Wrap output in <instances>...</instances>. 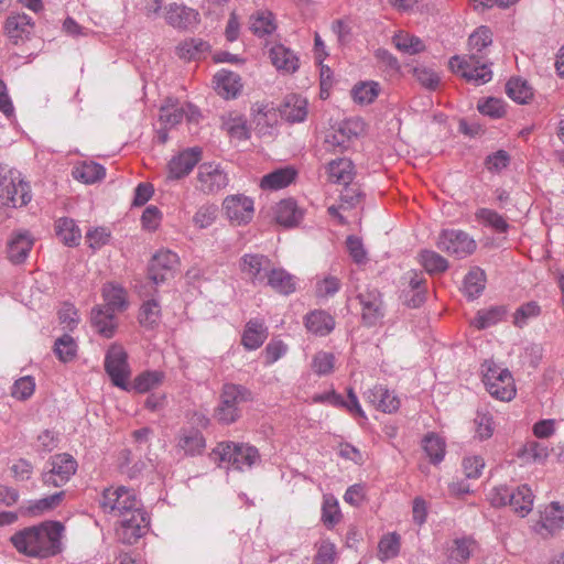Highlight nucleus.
Listing matches in <instances>:
<instances>
[{"instance_id": "f257e3e1", "label": "nucleus", "mask_w": 564, "mask_h": 564, "mask_svg": "<svg viewBox=\"0 0 564 564\" xmlns=\"http://www.w3.org/2000/svg\"><path fill=\"white\" fill-rule=\"evenodd\" d=\"M100 506L106 513L120 519L117 532L124 543L133 544L149 531L150 517L133 490L123 486L105 489Z\"/></svg>"}, {"instance_id": "f03ea898", "label": "nucleus", "mask_w": 564, "mask_h": 564, "mask_svg": "<svg viewBox=\"0 0 564 564\" xmlns=\"http://www.w3.org/2000/svg\"><path fill=\"white\" fill-rule=\"evenodd\" d=\"M63 531L61 522H47L17 532L11 536V542L20 553L48 557L59 552Z\"/></svg>"}, {"instance_id": "7ed1b4c3", "label": "nucleus", "mask_w": 564, "mask_h": 564, "mask_svg": "<svg viewBox=\"0 0 564 564\" xmlns=\"http://www.w3.org/2000/svg\"><path fill=\"white\" fill-rule=\"evenodd\" d=\"M30 200V186L21 178L20 172L8 165H0V204L17 208Z\"/></svg>"}, {"instance_id": "20e7f679", "label": "nucleus", "mask_w": 564, "mask_h": 564, "mask_svg": "<svg viewBox=\"0 0 564 564\" xmlns=\"http://www.w3.org/2000/svg\"><path fill=\"white\" fill-rule=\"evenodd\" d=\"M482 381L487 391L500 401H510L516 395V384L511 372L491 360L481 365Z\"/></svg>"}, {"instance_id": "39448f33", "label": "nucleus", "mask_w": 564, "mask_h": 564, "mask_svg": "<svg viewBox=\"0 0 564 564\" xmlns=\"http://www.w3.org/2000/svg\"><path fill=\"white\" fill-rule=\"evenodd\" d=\"M221 462H227L232 469L245 471L260 462L259 451L245 443H219L214 449Z\"/></svg>"}, {"instance_id": "423d86ee", "label": "nucleus", "mask_w": 564, "mask_h": 564, "mask_svg": "<svg viewBox=\"0 0 564 564\" xmlns=\"http://www.w3.org/2000/svg\"><path fill=\"white\" fill-rule=\"evenodd\" d=\"M251 399L250 391L240 384L226 383L223 387L220 402L215 411L216 419L223 424H231L240 416L239 404Z\"/></svg>"}, {"instance_id": "0eeeda50", "label": "nucleus", "mask_w": 564, "mask_h": 564, "mask_svg": "<svg viewBox=\"0 0 564 564\" xmlns=\"http://www.w3.org/2000/svg\"><path fill=\"white\" fill-rule=\"evenodd\" d=\"M533 498V492L527 485L519 486L516 489L500 486L494 488L489 494V500L494 507L510 505L521 517H525L532 510Z\"/></svg>"}, {"instance_id": "6e6552de", "label": "nucleus", "mask_w": 564, "mask_h": 564, "mask_svg": "<svg viewBox=\"0 0 564 564\" xmlns=\"http://www.w3.org/2000/svg\"><path fill=\"white\" fill-rule=\"evenodd\" d=\"M448 65L452 72L477 86L484 85L492 78L490 65L481 62L475 54H469L467 57L455 55L449 59Z\"/></svg>"}, {"instance_id": "1a4fd4ad", "label": "nucleus", "mask_w": 564, "mask_h": 564, "mask_svg": "<svg viewBox=\"0 0 564 564\" xmlns=\"http://www.w3.org/2000/svg\"><path fill=\"white\" fill-rule=\"evenodd\" d=\"M105 370L110 377L113 386L123 391H130L128 382L131 370L128 364V354L119 344H112L105 356Z\"/></svg>"}, {"instance_id": "9d476101", "label": "nucleus", "mask_w": 564, "mask_h": 564, "mask_svg": "<svg viewBox=\"0 0 564 564\" xmlns=\"http://www.w3.org/2000/svg\"><path fill=\"white\" fill-rule=\"evenodd\" d=\"M365 131V122L358 117L348 118L332 127L326 134L325 145L329 151H345L352 140L357 139Z\"/></svg>"}, {"instance_id": "9b49d317", "label": "nucleus", "mask_w": 564, "mask_h": 564, "mask_svg": "<svg viewBox=\"0 0 564 564\" xmlns=\"http://www.w3.org/2000/svg\"><path fill=\"white\" fill-rule=\"evenodd\" d=\"M328 181L335 184L343 185L347 187L355 177V166L351 160L347 158H339L330 161L326 166ZM359 199V193L352 191V194H349V191L345 188V193L341 194V200L349 206H354Z\"/></svg>"}, {"instance_id": "f8f14e48", "label": "nucleus", "mask_w": 564, "mask_h": 564, "mask_svg": "<svg viewBox=\"0 0 564 564\" xmlns=\"http://www.w3.org/2000/svg\"><path fill=\"white\" fill-rule=\"evenodd\" d=\"M437 247L456 258H465L475 251L476 242L463 230L445 229L438 236Z\"/></svg>"}, {"instance_id": "ddd939ff", "label": "nucleus", "mask_w": 564, "mask_h": 564, "mask_svg": "<svg viewBox=\"0 0 564 564\" xmlns=\"http://www.w3.org/2000/svg\"><path fill=\"white\" fill-rule=\"evenodd\" d=\"M196 188L204 194H215L227 187L229 178L220 164L205 162L198 166Z\"/></svg>"}, {"instance_id": "4468645a", "label": "nucleus", "mask_w": 564, "mask_h": 564, "mask_svg": "<svg viewBox=\"0 0 564 564\" xmlns=\"http://www.w3.org/2000/svg\"><path fill=\"white\" fill-rule=\"evenodd\" d=\"M51 468L43 473V482L47 486L65 485L77 470V462L69 454H56L50 459Z\"/></svg>"}, {"instance_id": "2eb2a0df", "label": "nucleus", "mask_w": 564, "mask_h": 564, "mask_svg": "<svg viewBox=\"0 0 564 564\" xmlns=\"http://www.w3.org/2000/svg\"><path fill=\"white\" fill-rule=\"evenodd\" d=\"M361 319L367 326H375L384 317V307L380 292L375 288H365L357 292Z\"/></svg>"}, {"instance_id": "dca6fc26", "label": "nucleus", "mask_w": 564, "mask_h": 564, "mask_svg": "<svg viewBox=\"0 0 564 564\" xmlns=\"http://www.w3.org/2000/svg\"><path fill=\"white\" fill-rule=\"evenodd\" d=\"M223 209L231 224H248L254 213L253 200L242 194L227 196L223 202Z\"/></svg>"}, {"instance_id": "f3484780", "label": "nucleus", "mask_w": 564, "mask_h": 564, "mask_svg": "<svg viewBox=\"0 0 564 564\" xmlns=\"http://www.w3.org/2000/svg\"><path fill=\"white\" fill-rule=\"evenodd\" d=\"M180 263L178 256L171 250H159L151 259L149 278L155 283H162L173 276Z\"/></svg>"}, {"instance_id": "a211bd4d", "label": "nucleus", "mask_w": 564, "mask_h": 564, "mask_svg": "<svg viewBox=\"0 0 564 564\" xmlns=\"http://www.w3.org/2000/svg\"><path fill=\"white\" fill-rule=\"evenodd\" d=\"M34 237L25 229L13 231L7 241V258L13 264L24 263L34 246Z\"/></svg>"}, {"instance_id": "6ab92c4d", "label": "nucleus", "mask_w": 564, "mask_h": 564, "mask_svg": "<svg viewBox=\"0 0 564 564\" xmlns=\"http://www.w3.org/2000/svg\"><path fill=\"white\" fill-rule=\"evenodd\" d=\"M271 267L267 256L258 253H246L241 257L239 268L241 272L254 284H262Z\"/></svg>"}, {"instance_id": "aec40b11", "label": "nucleus", "mask_w": 564, "mask_h": 564, "mask_svg": "<svg viewBox=\"0 0 564 564\" xmlns=\"http://www.w3.org/2000/svg\"><path fill=\"white\" fill-rule=\"evenodd\" d=\"M202 158V149L188 148L173 156L169 162V177L180 180L192 172Z\"/></svg>"}, {"instance_id": "412c9836", "label": "nucleus", "mask_w": 564, "mask_h": 564, "mask_svg": "<svg viewBox=\"0 0 564 564\" xmlns=\"http://www.w3.org/2000/svg\"><path fill=\"white\" fill-rule=\"evenodd\" d=\"M165 21L174 29L186 30L198 23L199 13L184 4L170 3L166 7Z\"/></svg>"}, {"instance_id": "4be33fe9", "label": "nucleus", "mask_w": 564, "mask_h": 564, "mask_svg": "<svg viewBox=\"0 0 564 564\" xmlns=\"http://www.w3.org/2000/svg\"><path fill=\"white\" fill-rule=\"evenodd\" d=\"M33 30L34 22L25 13L10 15L4 23V33L14 44L29 40Z\"/></svg>"}, {"instance_id": "5701e85b", "label": "nucleus", "mask_w": 564, "mask_h": 564, "mask_svg": "<svg viewBox=\"0 0 564 564\" xmlns=\"http://www.w3.org/2000/svg\"><path fill=\"white\" fill-rule=\"evenodd\" d=\"M365 399L377 410L384 413H394L400 408V399L386 387L378 384L365 392Z\"/></svg>"}, {"instance_id": "b1692460", "label": "nucleus", "mask_w": 564, "mask_h": 564, "mask_svg": "<svg viewBox=\"0 0 564 564\" xmlns=\"http://www.w3.org/2000/svg\"><path fill=\"white\" fill-rule=\"evenodd\" d=\"M206 441L202 432L195 427H183L176 435V448L186 456L203 454Z\"/></svg>"}, {"instance_id": "393cba45", "label": "nucleus", "mask_w": 564, "mask_h": 564, "mask_svg": "<svg viewBox=\"0 0 564 564\" xmlns=\"http://www.w3.org/2000/svg\"><path fill=\"white\" fill-rule=\"evenodd\" d=\"M297 176L293 166L279 167L262 176L260 187L264 191H280L291 185Z\"/></svg>"}, {"instance_id": "a878e982", "label": "nucleus", "mask_w": 564, "mask_h": 564, "mask_svg": "<svg viewBox=\"0 0 564 564\" xmlns=\"http://www.w3.org/2000/svg\"><path fill=\"white\" fill-rule=\"evenodd\" d=\"M116 314L102 305H97L91 311V324L97 333L105 338H111L116 333L118 327Z\"/></svg>"}, {"instance_id": "bb28decb", "label": "nucleus", "mask_w": 564, "mask_h": 564, "mask_svg": "<svg viewBox=\"0 0 564 564\" xmlns=\"http://www.w3.org/2000/svg\"><path fill=\"white\" fill-rule=\"evenodd\" d=\"M307 106L306 98L299 95H289L282 106L281 116L291 123L303 122L307 117Z\"/></svg>"}, {"instance_id": "cd10ccee", "label": "nucleus", "mask_w": 564, "mask_h": 564, "mask_svg": "<svg viewBox=\"0 0 564 564\" xmlns=\"http://www.w3.org/2000/svg\"><path fill=\"white\" fill-rule=\"evenodd\" d=\"M306 329L315 336H326L335 327L334 317L325 311H313L304 318Z\"/></svg>"}, {"instance_id": "c85d7f7f", "label": "nucleus", "mask_w": 564, "mask_h": 564, "mask_svg": "<svg viewBox=\"0 0 564 564\" xmlns=\"http://www.w3.org/2000/svg\"><path fill=\"white\" fill-rule=\"evenodd\" d=\"M102 299L105 302L104 307L108 311L121 313L128 307L126 290L116 283H106L101 290Z\"/></svg>"}, {"instance_id": "c756f323", "label": "nucleus", "mask_w": 564, "mask_h": 564, "mask_svg": "<svg viewBox=\"0 0 564 564\" xmlns=\"http://www.w3.org/2000/svg\"><path fill=\"white\" fill-rule=\"evenodd\" d=\"M216 89L225 98H235L241 90V78L238 74L221 69L214 76Z\"/></svg>"}, {"instance_id": "7c9ffc66", "label": "nucleus", "mask_w": 564, "mask_h": 564, "mask_svg": "<svg viewBox=\"0 0 564 564\" xmlns=\"http://www.w3.org/2000/svg\"><path fill=\"white\" fill-rule=\"evenodd\" d=\"M265 279L267 284L280 294L289 295L296 290L295 276L282 268L270 267Z\"/></svg>"}, {"instance_id": "2f4dec72", "label": "nucleus", "mask_w": 564, "mask_h": 564, "mask_svg": "<svg viewBox=\"0 0 564 564\" xmlns=\"http://www.w3.org/2000/svg\"><path fill=\"white\" fill-rule=\"evenodd\" d=\"M270 58L278 70L291 74L299 68L297 56L284 45H274L271 47Z\"/></svg>"}, {"instance_id": "473e14b6", "label": "nucleus", "mask_w": 564, "mask_h": 564, "mask_svg": "<svg viewBox=\"0 0 564 564\" xmlns=\"http://www.w3.org/2000/svg\"><path fill=\"white\" fill-rule=\"evenodd\" d=\"M268 329L260 319H250L246 324L245 332L242 334V345L248 350L258 349L267 339Z\"/></svg>"}, {"instance_id": "72a5a7b5", "label": "nucleus", "mask_w": 564, "mask_h": 564, "mask_svg": "<svg viewBox=\"0 0 564 564\" xmlns=\"http://www.w3.org/2000/svg\"><path fill=\"white\" fill-rule=\"evenodd\" d=\"M249 29L254 35L259 37L272 34L276 30V23L273 13L269 10L256 11L250 15Z\"/></svg>"}, {"instance_id": "f704fd0d", "label": "nucleus", "mask_w": 564, "mask_h": 564, "mask_svg": "<svg viewBox=\"0 0 564 564\" xmlns=\"http://www.w3.org/2000/svg\"><path fill=\"white\" fill-rule=\"evenodd\" d=\"M72 175L84 184H94L106 176V169L96 162H82L74 166Z\"/></svg>"}, {"instance_id": "c9c22d12", "label": "nucleus", "mask_w": 564, "mask_h": 564, "mask_svg": "<svg viewBox=\"0 0 564 564\" xmlns=\"http://www.w3.org/2000/svg\"><path fill=\"white\" fill-rule=\"evenodd\" d=\"M542 527L550 533H555L564 525V506L551 502L541 517Z\"/></svg>"}, {"instance_id": "e433bc0d", "label": "nucleus", "mask_w": 564, "mask_h": 564, "mask_svg": "<svg viewBox=\"0 0 564 564\" xmlns=\"http://www.w3.org/2000/svg\"><path fill=\"white\" fill-rule=\"evenodd\" d=\"M275 218L279 224L291 227L299 224L302 213L293 199H283L276 205Z\"/></svg>"}, {"instance_id": "4c0bfd02", "label": "nucleus", "mask_w": 564, "mask_h": 564, "mask_svg": "<svg viewBox=\"0 0 564 564\" xmlns=\"http://www.w3.org/2000/svg\"><path fill=\"white\" fill-rule=\"evenodd\" d=\"M475 542L469 538H457L448 547V562L451 564H464L471 555Z\"/></svg>"}, {"instance_id": "58836bf2", "label": "nucleus", "mask_w": 564, "mask_h": 564, "mask_svg": "<svg viewBox=\"0 0 564 564\" xmlns=\"http://www.w3.org/2000/svg\"><path fill=\"white\" fill-rule=\"evenodd\" d=\"M140 325L145 329H154L161 322V307L156 300L145 301L138 316Z\"/></svg>"}, {"instance_id": "ea45409f", "label": "nucleus", "mask_w": 564, "mask_h": 564, "mask_svg": "<svg viewBox=\"0 0 564 564\" xmlns=\"http://www.w3.org/2000/svg\"><path fill=\"white\" fill-rule=\"evenodd\" d=\"M164 380V372L159 370H149L138 375L133 383L130 384V391L145 393L158 388Z\"/></svg>"}, {"instance_id": "a19ab883", "label": "nucleus", "mask_w": 564, "mask_h": 564, "mask_svg": "<svg viewBox=\"0 0 564 564\" xmlns=\"http://www.w3.org/2000/svg\"><path fill=\"white\" fill-rule=\"evenodd\" d=\"M64 496V491H58L41 499L30 500L25 507V512L30 516L43 514L59 506Z\"/></svg>"}, {"instance_id": "79ce46f5", "label": "nucleus", "mask_w": 564, "mask_h": 564, "mask_svg": "<svg viewBox=\"0 0 564 564\" xmlns=\"http://www.w3.org/2000/svg\"><path fill=\"white\" fill-rule=\"evenodd\" d=\"M380 93V85L377 82H360L351 89V96L355 102L359 105L372 104Z\"/></svg>"}, {"instance_id": "37998d69", "label": "nucleus", "mask_w": 564, "mask_h": 564, "mask_svg": "<svg viewBox=\"0 0 564 564\" xmlns=\"http://www.w3.org/2000/svg\"><path fill=\"white\" fill-rule=\"evenodd\" d=\"M486 285V274L479 268H474L464 280V293L469 300L478 297Z\"/></svg>"}, {"instance_id": "c03bdc74", "label": "nucleus", "mask_w": 564, "mask_h": 564, "mask_svg": "<svg viewBox=\"0 0 564 564\" xmlns=\"http://www.w3.org/2000/svg\"><path fill=\"white\" fill-rule=\"evenodd\" d=\"M56 234L67 246L78 245L82 238L80 230L75 221L67 217L59 218L56 221Z\"/></svg>"}, {"instance_id": "a18cd8bd", "label": "nucleus", "mask_w": 564, "mask_h": 564, "mask_svg": "<svg viewBox=\"0 0 564 564\" xmlns=\"http://www.w3.org/2000/svg\"><path fill=\"white\" fill-rule=\"evenodd\" d=\"M505 315L506 308L503 306H494L488 310H480L471 321V325L478 329H485L499 323Z\"/></svg>"}, {"instance_id": "49530a36", "label": "nucleus", "mask_w": 564, "mask_h": 564, "mask_svg": "<svg viewBox=\"0 0 564 564\" xmlns=\"http://www.w3.org/2000/svg\"><path fill=\"white\" fill-rule=\"evenodd\" d=\"M507 95L518 104H527L533 96L532 88L522 78H511L506 86Z\"/></svg>"}, {"instance_id": "de8ad7c7", "label": "nucleus", "mask_w": 564, "mask_h": 564, "mask_svg": "<svg viewBox=\"0 0 564 564\" xmlns=\"http://www.w3.org/2000/svg\"><path fill=\"white\" fill-rule=\"evenodd\" d=\"M341 512L338 500L333 495H325L322 505V521L328 528H334L339 523Z\"/></svg>"}, {"instance_id": "09e8293b", "label": "nucleus", "mask_w": 564, "mask_h": 564, "mask_svg": "<svg viewBox=\"0 0 564 564\" xmlns=\"http://www.w3.org/2000/svg\"><path fill=\"white\" fill-rule=\"evenodd\" d=\"M445 447V441L434 433L427 434L423 440L424 452L433 464H438L444 459Z\"/></svg>"}, {"instance_id": "8fccbe9b", "label": "nucleus", "mask_w": 564, "mask_h": 564, "mask_svg": "<svg viewBox=\"0 0 564 564\" xmlns=\"http://www.w3.org/2000/svg\"><path fill=\"white\" fill-rule=\"evenodd\" d=\"M184 118V109L178 102L167 99L160 107V121L166 127L178 124Z\"/></svg>"}, {"instance_id": "3c124183", "label": "nucleus", "mask_w": 564, "mask_h": 564, "mask_svg": "<svg viewBox=\"0 0 564 564\" xmlns=\"http://www.w3.org/2000/svg\"><path fill=\"white\" fill-rule=\"evenodd\" d=\"M54 352L59 361H72L77 355V344L70 335L64 334L55 340Z\"/></svg>"}, {"instance_id": "603ef678", "label": "nucleus", "mask_w": 564, "mask_h": 564, "mask_svg": "<svg viewBox=\"0 0 564 564\" xmlns=\"http://www.w3.org/2000/svg\"><path fill=\"white\" fill-rule=\"evenodd\" d=\"M492 43V33L488 26L481 25L477 28L468 39L470 54H480L486 47Z\"/></svg>"}, {"instance_id": "864d4df0", "label": "nucleus", "mask_w": 564, "mask_h": 564, "mask_svg": "<svg viewBox=\"0 0 564 564\" xmlns=\"http://www.w3.org/2000/svg\"><path fill=\"white\" fill-rule=\"evenodd\" d=\"M400 552V536L397 533L384 534L378 544V557L384 562L395 557Z\"/></svg>"}, {"instance_id": "5fc2aeb1", "label": "nucleus", "mask_w": 564, "mask_h": 564, "mask_svg": "<svg viewBox=\"0 0 564 564\" xmlns=\"http://www.w3.org/2000/svg\"><path fill=\"white\" fill-rule=\"evenodd\" d=\"M420 262L431 274L444 272L448 268L447 260L432 250H423L420 253Z\"/></svg>"}, {"instance_id": "6e6d98bb", "label": "nucleus", "mask_w": 564, "mask_h": 564, "mask_svg": "<svg viewBox=\"0 0 564 564\" xmlns=\"http://www.w3.org/2000/svg\"><path fill=\"white\" fill-rule=\"evenodd\" d=\"M395 47L406 54H416L424 50L422 40L405 32H399L393 36Z\"/></svg>"}, {"instance_id": "4d7b16f0", "label": "nucleus", "mask_w": 564, "mask_h": 564, "mask_svg": "<svg viewBox=\"0 0 564 564\" xmlns=\"http://www.w3.org/2000/svg\"><path fill=\"white\" fill-rule=\"evenodd\" d=\"M218 214V207L215 204H204L197 208L193 216V224L198 229H205L210 227Z\"/></svg>"}, {"instance_id": "13d9d810", "label": "nucleus", "mask_w": 564, "mask_h": 564, "mask_svg": "<svg viewBox=\"0 0 564 564\" xmlns=\"http://www.w3.org/2000/svg\"><path fill=\"white\" fill-rule=\"evenodd\" d=\"M476 437L479 440H488L495 431L494 417L488 411L478 410L475 416Z\"/></svg>"}, {"instance_id": "bf43d9fd", "label": "nucleus", "mask_w": 564, "mask_h": 564, "mask_svg": "<svg viewBox=\"0 0 564 564\" xmlns=\"http://www.w3.org/2000/svg\"><path fill=\"white\" fill-rule=\"evenodd\" d=\"M476 218L498 232H506L509 227L501 215L489 208L478 209L476 212Z\"/></svg>"}, {"instance_id": "052dcab7", "label": "nucleus", "mask_w": 564, "mask_h": 564, "mask_svg": "<svg viewBox=\"0 0 564 564\" xmlns=\"http://www.w3.org/2000/svg\"><path fill=\"white\" fill-rule=\"evenodd\" d=\"M335 366V356L332 352L318 351L312 360V370L317 376H326L333 372Z\"/></svg>"}, {"instance_id": "680f3d73", "label": "nucleus", "mask_w": 564, "mask_h": 564, "mask_svg": "<svg viewBox=\"0 0 564 564\" xmlns=\"http://www.w3.org/2000/svg\"><path fill=\"white\" fill-rule=\"evenodd\" d=\"M477 109L490 118H501L506 113L505 102L499 98L488 97L478 102Z\"/></svg>"}, {"instance_id": "e2e57ef3", "label": "nucleus", "mask_w": 564, "mask_h": 564, "mask_svg": "<svg viewBox=\"0 0 564 564\" xmlns=\"http://www.w3.org/2000/svg\"><path fill=\"white\" fill-rule=\"evenodd\" d=\"M35 390V381L31 376L22 377L12 386L11 395L18 400L29 399Z\"/></svg>"}, {"instance_id": "0e129e2a", "label": "nucleus", "mask_w": 564, "mask_h": 564, "mask_svg": "<svg viewBox=\"0 0 564 564\" xmlns=\"http://www.w3.org/2000/svg\"><path fill=\"white\" fill-rule=\"evenodd\" d=\"M539 314L540 306L535 302H528L514 312L513 323L517 327L522 328L529 319L536 317Z\"/></svg>"}, {"instance_id": "69168bd1", "label": "nucleus", "mask_w": 564, "mask_h": 564, "mask_svg": "<svg viewBox=\"0 0 564 564\" xmlns=\"http://www.w3.org/2000/svg\"><path fill=\"white\" fill-rule=\"evenodd\" d=\"M314 564H334L336 560V545L329 540H322L317 545Z\"/></svg>"}, {"instance_id": "338daca9", "label": "nucleus", "mask_w": 564, "mask_h": 564, "mask_svg": "<svg viewBox=\"0 0 564 564\" xmlns=\"http://www.w3.org/2000/svg\"><path fill=\"white\" fill-rule=\"evenodd\" d=\"M416 80L430 90H435L441 82L440 75L432 68L419 66L414 68Z\"/></svg>"}, {"instance_id": "774afa93", "label": "nucleus", "mask_w": 564, "mask_h": 564, "mask_svg": "<svg viewBox=\"0 0 564 564\" xmlns=\"http://www.w3.org/2000/svg\"><path fill=\"white\" fill-rule=\"evenodd\" d=\"M485 467V460L481 456L470 455L463 459V470L467 478H479Z\"/></svg>"}]
</instances>
